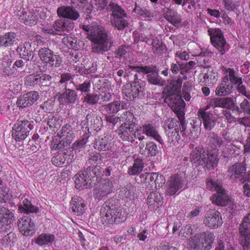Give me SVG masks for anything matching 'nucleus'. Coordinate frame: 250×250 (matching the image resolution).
I'll use <instances>...</instances> for the list:
<instances>
[{
    "instance_id": "obj_1",
    "label": "nucleus",
    "mask_w": 250,
    "mask_h": 250,
    "mask_svg": "<svg viewBox=\"0 0 250 250\" xmlns=\"http://www.w3.org/2000/svg\"><path fill=\"white\" fill-rule=\"evenodd\" d=\"M82 29L86 32V38L91 42L93 53L103 54L111 49L113 41L104 27L84 24Z\"/></svg>"
},
{
    "instance_id": "obj_2",
    "label": "nucleus",
    "mask_w": 250,
    "mask_h": 250,
    "mask_svg": "<svg viewBox=\"0 0 250 250\" xmlns=\"http://www.w3.org/2000/svg\"><path fill=\"white\" fill-rule=\"evenodd\" d=\"M101 219L105 226L113 223H119L123 221V216L121 208L116 204L115 200L110 199L105 202L102 206L101 211Z\"/></svg>"
},
{
    "instance_id": "obj_3",
    "label": "nucleus",
    "mask_w": 250,
    "mask_h": 250,
    "mask_svg": "<svg viewBox=\"0 0 250 250\" xmlns=\"http://www.w3.org/2000/svg\"><path fill=\"white\" fill-rule=\"evenodd\" d=\"M134 81L126 83L122 88L123 96L128 101H133L137 98H143L145 95L144 83L138 79V75H134Z\"/></svg>"
},
{
    "instance_id": "obj_4",
    "label": "nucleus",
    "mask_w": 250,
    "mask_h": 250,
    "mask_svg": "<svg viewBox=\"0 0 250 250\" xmlns=\"http://www.w3.org/2000/svg\"><path fill=\"white\" fill-rule=\"evenodd\" d=\"M110 10L112 12L111 23L119 30H122L127 27L128 18L125 11L118 4L110 2L109 4Z\"/></svg>"
},
{
    "instance_id": "obj_5",
    "label": "nucleus",
    "mask_w": 250,
    "mask_h": 250,
    "mask_svg": "<svg viewBox=\"0 0 250 250\" xmlns=\"http://www.w3.org/2000/svg\"><path fill=\"white\" fill-rule=\"evenodd\" d=\"M132 69L139 74H147L146 80L151 84L161 86L166 84V81L159 76L155 65L134 66Z\"/></svg>"
},
{
    "instance_id": "obj_6",
    "label": "nucleus",
    "mask_w": 250,
    "mask_h": 250,
    "mask_svg": "<svg viewBox=\"0 0 250 250\" xmlns=\"http://www.w3.org/2000/svg\"><path fill=\"white\" fill-rule=\"evenodd\" d=\"M33 127L31 122L26 119H19L12 128V136L17 142L25 140Z\"/></svg>"
},
{
    "instance_id": "obj_7",
    "label": "nucleus",
    "mask_w": 250,
    "mask_h": 250,
    "mask_svg": "<svg viewBox=\"0 0 250 250\" xmlns=\"http://www.w3.org/2000/svg\"><path fill=\"white\" fill-rule=\"evenodd\" d=\"M165 102L167 103L169 106L172 109L178 119L183 121L185 118L184 108L185 103L179 94L166 95L164 97Z\"/></svg>"
},
{
    "instance_id": "obj_8",
    "label": "nucleus",
    "mask_w": 250,
    "mask_h": 250,
    "mask_svg": "<svg viewBox=\"0 0 250 250\" xmlns=\"http://www.w3.org/2000/svg\"><path fill=\"white\" fill-rule=\"evenodd\" d=\"M212 44L219 50L220 55H223L229 49V45L227 44L223 33L219 28H210L208 30Z\"/></svg>"
},
{
    "instance_id": "obj_9",
    "label": "nucleus",
    "mask_w": 250,
    "mask_h": 250,
    "mask_svg": "<svg viewBox=\"0 0 250 250\" xmlns=\"http://www.w3.org/2000/svg\"><path fill=\"white\" fill-rule=\"evenodd\" d=\"M82 128H85L89 131L93 130L98 131L102 126V120L101 117L94 112H90L86 115L85 118L81 122Z\"/></svg>"
},
{
    "instance_id": "obj_10",
    "label": "nucleus",
    "mask_w": 250,
    "mask_h": 250,
    "mask_svg": "<svg viewBox=\"0 0 250 250\" xmlns=\"http://www.w3.org/2000/svg\"><path fill=\"white\" fill-rule=\"evenodd\" d=\"M140 177L141 182L149 188H156L157 185L159 187L161 183L165 182H163L165 180L164 176L155 172H145L140 175Z\"/></svg>"
},
{
    "instance_id": "obj_11",
    "label": "nucleus",
    "mask_w": 250,
    "mask_h": 250,
    "mask_svg": "<svg viewBox=\"0 0 250 250\" xmlns=\"http://www.w3.org/2000/svg\"><path fill=\"white\" fill-rule=\"evenodd\" d=\"M98 183L94 192V197L95 199L104 200L112 191L113 184L109 180H104Z\"/></svg>"
},
{
    "instance_id": "obj_12",
    "label": "nucleus",
    "mask_w": 250,
    "mask_h": 250,
    "mask_svg": "<svg viewBox=\"0 0 250 250\" xmlns=\"http://www.w3.org/2000/svg\"><path fill=\"white\" fill-rule=\"evenodd\" d=\"M126 124H121L117 130L118 134L124 141L132 143L135 141L136 139L135 133L133 131L135 124H129L128 125Z\"/></svg>"
},
{
    "instance_id": "obj_13",
    "label": "nucleus",
    "mask_w": 250,
    "mask_h": 250,
    "mask_svg": "<svg viewBox=\"0 0 250 250\" xmlns=\"http://www.w3.org/2000/svg\"><path fill=\"white\" fill-rule=\"evenodd\" d=\"M221 215L218 211H208L204 218V224L211 229L217 228L222 224Z\"/></svg>"
},
{
    "instance_id": "obj_14",
    "label": "nucleus",
    "mask_w": 250,
    "mask_h": 250,
    "mask_svg": "<svg viewBox=\"0 0 250 250\" xmlns=\"http://www.w3.org/2000/svg\"><path fill=\"white\" fill-rule=\"evenodd\" d=\"M39 98L38 92L31 91L18 98L16 104L20 108H27L31 106Z\"/></svg>"
},
{
    "instance_id": "obj_15",
    "label": "nucleus",
    "mask_w": 250,
    "mask_h": 250,
    "mask_svg": "<svg viewBox=\"0 0 250 250\" xmlns=\"http://www.w3.org/2000/svg\"><path fill=\"white\" fill-rule=\"evenodd\" d=\"M57 13L60 18L66 20L76 21L80 17L79 12L72 5L60 6L58 8Z\"/></svg>"
},
{
    "instance_id": "obj_16",
    "label": "nucleus",
    "mask_w": 250,
    "mask_h": 250,
    "mask_svg": "<svg viewBox=\"0 0 250 250\" xmlns=\"http://www.w3.org/2000/svg\"><path fill=\"white\" fill-rule=\"evenodd\" d=\"M18 227L20 232L25 236L32 235L35 232V225L30 217L23 216L20 218Z\"/></svg>"
},
{
    "instance_id": "obj_17",
    "label": "nucleus",
    "mask_w": 250,
    "mask_h": 250,
    "mask_svg": "<svg viewBox=\"0 0 250 250\" xmlns=\"http://www.w3.org/2000/svg\"><path fill=\"white\" fill-rule=\"evenodd\" d=\"M138 132H143L147 136L156 140L160 144L163 143V140L160 136L156 125L152 123H146L138 128Z\"/></svg>"
},
{
    "instance_id": "obj_18",
    "label": "nucleus",
    "mask_w": 250,
    "mask_h": 250,
    "mask_svg": "<svg viewBox=\"0 0 250 250\" xmlns=\"http://www.w3.org/2000/svg\"><path fill=\"white\" fill-rule=\"evenodd\" d=\"M74 179L75 187L80 190L86 189L94 186L90 178L86 174L85 170L75 175Z\"/></svg>"
},
{
    "instance_id": "obj_19",
    "label": "nucleus",
    "mask_w": 250,
    "mask_h": 250,
    "mask_svg": "<svg viewBox=\"0 0 250 250\" xmlns=\"http://www.w3.org/2000/svg\"><path fill=\"white\" fill-rule=\"evenodd\" d=\"M199 116L202 119L203 125L207 130L210 131L216 125L217 118L210 112L200 109L198 111Z\"/></svg>"
},
{
    "instance_id": "obj_20",
    "label": "nucleus",
    "mask_w": 250,
    "mask_h": 250,
    "mask_svg": "<svg viewBox=\"0 0 250 250\" xmlns=\"http://www.w3.org/2000/svg\"><path fill=\"white\" fill-rule=\"evenodd\" d=\"M214 105L223 108L231 110L232 111H239V106L234 103V100L230 97L224 98H216Z\"/></svg>"
},
{
    "instance_id": "obj_21",
    "label": "nucleus",
    "mask_w": 250,
    "mask_h": 250,
    "mask_svg": "<svg viewBox=\"0 0 250 250\" xmlns=\"http://www.w3.org/2000/svg\"><path fill=\"white\" fill-rule=\"evenodd\" d=\"M112 142L110 137L108 135H101L95 138L93 147L99 151H104L111 148Z\"/></svg>"
},
{
    "instance_id": "obj_22",
    "label": "nucleus",
    "mask_w": 250,
    "mask_h": 250,
    "mask_svg": "<svg viewBox=\"0 0 250 250\" xmlns=\"http://www.w3.org/2000/svg\"><path fill=\"white\" fill-rule=\"evenodd\" d=\"M222 70L224 72V77L223 79L228 83L234 85H237L240 82H242V79L239 77L238 73L233 68H226L223 66Z\"/></svg>"
},
{
    "instance_id": "obj_23",
    "label": "nucleus",
    "mask_w": 250,
    "mask_h": 250,
    "mask_svg": "<svg viewBox=\"0 0 250 250\" xmlns=\"http://www.w3.org/2000/svg\"><path fill=\"white\" fill-rule=\"evenodd\" d=\"M187 125V123H186L185 118H183V121L180 119H178V121H177L176 119L172 118L166 121L164 126L166 130L178 129L180 130L181 133L185 134Z\"/></svg>"
},
{
    "instance_id": "obj_24",
    "label": "nucleus",
    "mask_w": 250,
    "mask_h": 250,
    "mask_svg": "<svg viewBox=\"0 0 250 250\" xmlns=\"http://www.w3.org/2000/svg\"><path fill=\"white\" fill-rule=\"evenodd\" d=\"M85 171L94 186L96 182H101L104 175V169L101 167H86Z\"/></svg>"
},
{
    "instance_id": "obj_25",
    "label": "nucleus",
    "mask_w": 250,
    "mask_h": 250,
    "mask_svg": "<svg viewBox=\"0 0 250 250\" xmlns=\"http://www.w3.org/2000/svg\"><path fill=\"white\" fill-rule=\"evenodd\" d=\"M183 186V180L178 176H173L167 183L166 193L169 196L174 195Z\"/></svg>"
},
{
    "instance_id": "obj_26",
    "label": "nucleus",
    "mask_w": 250,
    "mask_h": 250,
    "mask_svg": "<svg viewBox=\"0 0 250 250\" xmlns=\"http://www.w3.org/2000/svg\"><path fill=\"white\" fill-rule=\"evenodd\" d=\"M78 99V95L76 91L68 89L64 92H61L58 97V101L61 104H73Z\"/></svg>"
},
{
    "instance_id": "obj_27",
    "label": "nucleus",
    "mask_w": 250,
    "mask_h": 250,
    "mask_svg": "<svg viewBox=\"0 0 250 250\" xmlns=\"http://www.w3.org/2000/svg\"><path fill=\"white\" fill-rule=\"evenodd\" d=\"M206 151L204 148L201 146H197L193 149L190 154V160L196 164V166L203 165L204 162L207 161Z\"/></svg>"
},
{
    "instance_id": "obj_28",
    "label": "nucleus",
    "mask_w": 250,
    "mask_h": 250,
    "mask_svg": "<svg viewBox=\"0 0 250 250\" xmlns=\"http://www.w3.org/2000/svg\"><path fill=\"white\" fill-rule=\"evenodd\" d=\"M182 84V79L181 77H178L176 80H171L163 92V97H165L166 95L177 94V93L181 91Z\"/></svg>"
},
{
    "instance_id": "obj_29",
    "label": "nucleus",
    "mask_w": 250,
    "mask_h": 250,
    "mask_svg": "<svg viewBox=\"0 0 250 250\" xmlns=\"http://www.w3.org/2000/svg\"><path fill=\"white\" fill-rule=\"evenodd\" d=\"M212 203L218 206H226L229 202V198L224 189L213 194L210 197Z\"/></svg>"
},
{
    "instance_id": "obj_30",
    "label": "nucleus",
    "mask_w": 250,
    "mask_h": 250,
    "mask_svg": "<svg viewBox=\"0 0 250 250\" xmlns=\"http://www.w3.org/2000/svg\"><path fill=\"white\" fill-rule=\"evenodd\" d=\"M74 27L73 22L66 19L57 20L52 25V28L58 32H69L73 29Z\"/></svg>"
},
{
    "instance_id": "obj_31",
    "label": "nucleus",
    "mask_w": 250,
    "mask_h": 250,
    "mask_svg": "<svg viewBox=\"0 0 250 250\" xmlns=\"http://www.w3.org/2000/svg\"><path fill=\"white\" fill-rule=\"evenodd\" d=\"M246 171V167L242 163H236L229 167L228 170L230 178L235 181L242 177Z\"/></svg>"
},
{
    "instance_id": "obj_32",
    "label": "nucleus",
    "mask_w": 250,
    "mask_h": 250,
    "mask_svg": "<svg viewBox=\"0 0 250 250\" xmlns=\"http://www.w3.org/2000/svg\"><path fill=\"white\" fill-rule=\"evenodd\" d=\"M14 219V214L10 209L4 207L0 208V229L11 224Z\"/></svg>"
},
{
    "instance_id": "obj_33",
    "label": "nucleus",
    "mask_w": 250,
    "mask_h": 250,
    "mask_svg": "<svg viewBox=\"0 0 250 250\" xmlns=\"http://www.w3.org/2000/svg\"><path fill=\"white\" fill-rule=\"evenodd\" d=\"M127 104L119 101H115L102 106L107 112L108 114H115L121 109H125Z\"/></svg>"
},
{
    "instance_id": "obj_34",
    "label": "nucleus",
    "mask_w": 250,
    "mask_h": 250,
    "mask_svg": "<svg viewBox=\"0 0 250 250\" xmlns=\"http://www.w3.org/2000/svg\"><path fill=\"white\" fill-rule=\"evenodd\" d=\"M234 90L233 84L227 83L223 79L215 90V94L218 96H225L230 95Z\"/></svg>"
},
{
    "instance_id": "obj_35",
    "label": "nucleus",
    "mask_w": 250,
    "mask_h": 250,
    "mask_svg": "<svg viewBox=\"0 0 250 250\" xmlns=\"http://www.w3.org/2000/svg\"><path fill=\"white\" fill-rule=\"evenodd\" d=\"M164 17L175 27L178 28L181 25L182 20L181 16L175 10L168 9Z\"/></svg>"
},
{
    "instance_id": "obj_36",
    "label": "nucleus",
    "mask_w": 250,
    "mask_h": 250,
    "mask_svg": "<svg viewBox=\"0 0 250 250\" xmlns=\"http://www.w3.org/2000/svg\"><path fill=\"white\" fill-rule=\"evenodd\" d=\"M104 156L102 154L95 152L89 154L88 159L86 161V167H100L103 163Z\"/></svg>"
},
{
    "instance_id": "obj_37",
    "label": "nucleus",
    "mask_w": 250,
    "mask_h": 250,
    "mask_svg": "<svg viewBox=\"0 0 250 250\" xmlns=\"http://www.w3.org/2000/svg\"><path fill=\"white\" fill-rule=\"evenodd\" d=\"M163 198L160 193L156 191L151 192L147 198V204L149 208L154 209V207L159 208L162 203Z\"/></svg>"
},
{
    "instance_id": "obj_38",
    "label": "nucleus",
    "mask_w": 250,
    "mask_h": 250,
    "mask_svg": "<svg viewBox=\"0 0 250 250\" xmlns=\"http://www.w3.org/2000/svg\"><path fill=\"white\" fill-rule=\"evenodd\" d=\"M19 21L26 25L36 24L38 21V16L32 12H22L19 17Z\"/></svg>"
},
{
    "instance_id": "obj_39",
    "label": "nucleus",
    "mask_w": 250,
    "mask_h": 250,
    "mask_svg": "<svg viewBox=\"0 0 250 250\" xmlns=\"http://www.w3.org/2000/svg\"><path fill=\"white\" fill-rule=\"evenodd\" d=\"M86 205L82 198H74L72 199L71 208L73 212L77 215L83 214L85 211Z\"/></svg>"
},
{
    "instance_id": "obj_40",
    "label": "nucleus",
    "mask_w": 250,
    "mask_h": 250,
    "mask_svg": "<svg viewBox=\"0 0 250 250\" xmlns=\"http://www.w3.org/2000/svg\"><path fill=\"white\" fill-rule=\"evenodd\" d=\"M153 53L156 56H160L166 52L167 50L166 45L162 40L157 38L153 39L151 43Z\"/></svg>"
},
{
    "instance_id": "obj_41",
    "label": "nucleus",
    "mask_w": 250,
    "mask_h": 250,
    "mask_svg": "<svg viewBox=\"0 0 250 250\" xmlns=\"http://www.w3.org/2000/svg\"><path fill=\"white\" fill-rule=\"evenodd\" d=\"M55 239L53 234L43 233L39 235L36 240V243L39 246H43L52 244Z\"/></svg>"
},
{
    "instance_id": "obj_42",
    "label": "nucleus",
    "mask_w": 250,
    "mask_h": 250,
    "mask_svg": "<svg viewBox=\"0 0 250 250\" xmlns=\"http://www.w3.org/2000/svg\"><path fill=\"white\" fill-rule=\"evenodd\" d=\"M216 151L213 152H209L208 151L206 152V162H204V165H206V167L208 169H211L216 166L218 163L219 159L217 158Z\"/></svg>"
},
{
    "instance_id": "obj_43",
    "label": "nucleus",
    "mask_w": 250,
    "mask_h": 250,
    "mask_svg": "<svg viewBox=\"0 0 250 250\" xmlns=\"http://www.w3.org/2000/svg\"><path fill=\"white\" fill-rule=\"evenodd\" d=\"M200 235L195 233L188 239V245L189 248L194 250H203L204 243L201 241Z\"/></svg>"
},
{
    "instance_id": "obj_44",
    "label": "nucleus",
    "mask_w": 250,
    "mask_h": 250,
    "mask_svg": "<svg viewBox=\"0 0 250 250\" xmlns=\"http://www.w3.org/2000/svg\"><path fill=\"white\" fill-rule=\"evenodd\" d=\"M144 165L143 160L139 158L135 159L134 160L132 166L128 168V173L130 175L139 174L143 170Z\"/></svg>"
},
{
    "instance_id": "obj_45",
    "label": "nucleus",
    "mask_w": 250,
    "mask_h": 250,
    "mask_svg": "<svg viewBox=\"0 0 250 250\" xmlns=\"http://www.w3.org/2000/svg\"><path fill=\"white\" fill-rule=\"evenodd\" d=\"M127 107L125 109H122L123 111L119 113L120 115L119 117V119L120 121L125 122L124 123H127L126 124H135V118L132 112L129 110H127Z\"/></svg>"
},
{
    "instance_id": "obj_46",
    "label": "nucleus",
    "mask_w": 250,
    "mask_h": 250,
    "mask_svg": "<svg viewBox=\"0 0 250 250\" xmlns=\"http://www.w3.org/2000/svg\"><path fill=\"white\" fill-rule=\"evenodd\" d=\"M54 54V52L48 47L42 48L38 51L40 59L43 63L46 64L51 60Z\"/></svg>"
},
{
    "instance_id": "obj_47",
    "label": "nucleus",
    "mask_w": 250,
    "mask_h": 250,
    "mask_svg": "<svg viewBox=\"0 0 250 250\" xmlns=\"http://www.w3.org/2000/svg\"><path fill=\"white\" fill-rule=\"evenodd\" d=\"M203 239H204L203 250H210L213 247V243L215 236L212 233L204 232L202 234Z\"/></svg>"
},
{
    "instance_id": "obj_48",
    "label": "nucleus",
    "mask_w": 250,
    "mask_h": 250,
    "mask_svg": "<svg viewBox=\"0 0 250 250\" xmlns=\"http://www.w3.org/2000/svg\"><path fill=\"white\" fill-rule=\"evenodd\" d=\"M15 34L13 32L7 33L4 36H0V46L7 47L12 45L16 41Z\"/></svg>"
},
{
    "instance_id": "obj_49",
    "label": "nucleus",
    "mask_w": 250,
    "mask_h": 250,
    "mask_svg": "<svg viewBox=\"0 0 250 250\" xmlns=\"http://www.w3.org/2000/svg\"><path fill=\"white\" fill-rule=\"evenodd\" d=\"M238 230L240 235L250 233V213L244 217L242 222L239 225Z\"/></svg>"
},
{
    "instance_id": "obj_50",
    "label": "nucleus",
    "mask_w": 250,
    "mask_h": 250,
    "mask_svg": "<svg viewBox=\"0 0 250 250\" xmlns=\"http://www.w3.org/2000/svg\"><path fill=\"white\" fill-rule=\"evenodd\" d=\"M206 188L209 190L216 191V192L224 189L220 181L210 178L206 180Z\"/></svg>"
},
{
    "instance_id": "obj_51",
    "label": "nucleus",
    "mask_w": 250,
    "mask_h": 250,
    "mask_svg": "<svg viewBox=\"0 0 250 250\" xmlns=\"http://www.w3.org/2000/svg\"><path fill=\"white\" fill-rule=\"evenodd\" d=\"M23 207H20L19 209L21 211H24L26 213H37L39 208L36 206L33 205L31 201L27 199L23 201Z\"/></svg>"
},
{
    "instance_id": "obj_52",
    "label": "nucleus",
    "mask_w": 250,
    "mask_h": 250,
    "mask_svg": "<svg viewBox=\"0 0 250 250\" xmlns=\"http://www.w3.org/2000/svg\"><path fill=\"white\" fill-rule=\"evenodd\" d=\"M83 101L89 105H96L100 102L99 94L89 92L83 96Z\"/></svg>"
},
{
    "instance_id": "obj_53",
    "label": "nucleus",
    "mask_w": 250,
    "mask_h": 250,
    "mask_svg": "<svg viewBox=\"0 0 250 250\" xmlns=\"http://www.w3.org/2000/svg\"><path fill=\"white\" fill-rule=\"evenodd\" d=\"M179 131L180 130H166L169 143H172L174 145H176V143H178L181 139Z\"/></svg>"
},
{
    "instance_id": "obj_54",
    "label": "nucleus",
    "mask_w": 250,
    "mask_h": 250,
    "mask_svg": "<svg viewBox=\"0 0 250 250\" xmlns=\"http://www.w3.org/2000/svg\"><path fill=\"white\" fill-rule=\"evenodd\" d=\"M208 145H212V149L215 150L217 146H221L222 145L223 141L222 139L218 137L214 132L210 133L208 136Z\"/></svg>"
},
{
    "instance_id": "obj_55",
    "label": "nucleus",
    "mask_w": 250,
    "mask_h": 250,
    "mask_svg": "<svg viewBox=\"0 0 250 250\" xmlns=\"http://www.w3.org/2000/svg\"><path fill=\"white\" fill-rule=\"evenodd\" d=\"M61 131V138L63 137L71 143L75 137L74 131L72 130V127L70 126H63Z\"/></svg>"
},
{
    "instance_id": "obj_56",
    "label": "nucleus",
    "mask_w": 250,
    "mask_h": 250,
    "mask_svg": "<svg viewBox=\"0 0 250 250\" xmlns=\"http://www.w3.org/2000/svg\"><path fill=\"white\" fill-rule=\"evenodd\" d=\"M198 227L196 225L191 226L190 225H187L184 228H182L179 232V235L186 237L188 235H194L198 232Z\"/></svg>"
},
{
    "instance_id": "obj_57",
    "label": "nucleus",
    "mask_w": 250,
    "mask_h": 250,
    "mask_svg": "<svg viewBox=\"0 0 250 250\" xmlns=\"http://www.w3.org/2000/svg\"><path fill=\"white\" fill-rule=\"evenodd\" d=\"M93 85L97 90H108L110 87L109 82L105 79H95Z\"/></svg>"
},
{
    "instance_id": "obj_58",
    "label": "nucleus",
    "mask_w": 250,
    "mask_h": 250,
    "mask_svg": "<svg viewBox=\"0 0 250 250\" xmlns=\"http://www.w3.org/2000/svg\"><path fill=\"white\" fill-rule=\"evenodd\" d=\"M39 74L28 75L25 77V84L33 87L39 86Z\"/></svg>"
},
{
    "instance_id": "obj_59",
    "label": "nucleus",
    "mask_w": 250,
    "mask_h": 250,
    "mask_svg": "<svg viewBox=\"0 0 250 250\" xmlns=\"http://www.w3.org/2000/svg\"><path fill=\"white\" fill-rule=\"evenodd\" d=\"M239 241L243 250H250V233L239 235Z\"/></svg>"
},
{
    "instance_id": "obj_60",
    "label": "nucleus",
    "mask_w": 250,
    "mask_h": 250,
    "mask_svg": "<svg viewBox=\"0 0 250 250\" xmlns=\"http://www.w3.org/2000/svg\"><path fill=\"white\" fill-rule=\"evenodd\" d=\"M62 42L69 49H77V39L70 36H66L62 38Z\"/></svg>"
},
{
    "instance_id": "obj_61",
    "label": "nucleus",
    "mask_w": 250,
    "mask_h": 250,
    "mask_svg": "<svg viewBox=\"0 0 250 250\" xmlns=\"http://www.w3.org/2000/svg\"><path fill=\"white\" fill-rule=\"evenodd\" d=\"M89 137V135L84 134L82 139L77 140L72 144L71 148L74 150H77L85 147Z\"/></svg>"
},
{
    "instance_id": "obj_62",
    "label": "nucleus",
    "mask_w": 250,
    "mask_h": 250,
    "mask_svg": "<svg viewBox=\"0 0 250 250\" xmlns=\"http://www.w3.org/2000/svg\"><path fill=\"white\" fill-rule=\"evenodd\" d=\"M133 11L138 15L144 18H152L154 16L153 13L146 7H141L136 5Z\"/></svg>"
},
{
    "instance_id": "obj_63",
    "label": "nucleus",
    "mask_w": 250,
    "mask_h": 250,
    "mask_svg": "<svg viewBox=\"0 0 250 250\" xmlns=\"http://www.w3.org/2000/svg\"><path fill=\"white\" fill-rule=\"evenodd\" d=\"M247 98H244L242 102L240 104L239 106V111H235L238 115L242 112H244L247 114L250 115V103L248 101Z\"/></svg>"
},
{
    "instance_id": "obj_64",
    "label": "nucleus",
    "mask_w": 250,
    "mask_h": 250,
    "mask_svg": "<svg viewBox=\"0 0 250 250\" xmlns=\"http://www.w3.org/2000/svg\"><path fill=\"white\" fill-rule=\"evenodd\" d=\"M135 188L132 185H128L126 187L123 188L121 190V194L123 196L127 198H131L133 197L135 194Z\"/></svg>"
}]
</instances>
